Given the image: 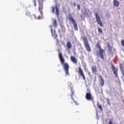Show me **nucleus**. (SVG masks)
<instances>
[{"label": "nucleus", "instance_id": "f257e3e1", "mask_svg": "<svg viewBox=\"0 0 124 124\" xmlns=\"http://www.w3.org/2000/svg\"><path fill=\"white\" fill-rule=\"evenodd\" d=\"M59 58L61 64L63 66V68L66 72V75H69V73H68V70H69V65H68V63L64 62V58H63V56H62V54L61 52L59 54Z\"/></svg>", "mask_w": 124, "mask_h": 124}, {"label": "nucleus", "instance_id": "f03ea898", "mask_svg": "<svg viewBox=\"0 0 124 124\" xmlns=\"http://www.w3.org/2000/svg\"><path fill=\"white\" fill-rule=\"evenodd\" d=\"M96 47L98 49H99V55L100 58H102V60H104V56L103 55V53H105V50L101 48V46H100V44H99V43H97L96 44Z\"/></svg>", "mask_w": 124, "mask_h": 124}, {"label": "nucleus", "instance_id": "7ed1b4c3", "mask_svg": "<svg viewBox=\"0 0 124 124\" xmlns=\"http://www.w3.org/2000/svg\"><path fill=\"white\" fill-rule=\"evenodd\" d=\"M83 41L84 43V46L86 49V50L88 52H91V51H92V49H91V46H90V45L88 42V39H87V38L86 37H84L83 38Z\"/></svg>", "mask_w": 124, "mask_h": 124}, {"label": "nucleus", "instance_id": "20e7f679", "mask_svg": "<svg viewBox=\"0 0 124 124\" xmlns=\"http://www.w3.org/2000/svg\"><path fill=\"white\" fill-rule=\"evenodd\" d=\"M51 9L52 13H55V10H56V16L59 17L60 16V10H59V8H58L57 5H55V7H51Z\"/></svg>", "mask_w": 124, "mask_h": 124}, {"label": "nucleus", "instance_id": "39448f33", "mask_svg": "<svg viewBox=\"0 0 124 124\" xmlns=\"http://www.w3.org/2000/svg\"><path fill=\"white\" fill-rule=\"evenodd\" d=\"M69 19L70 21H71V22L73 24L75 31H78V27H77V23H76V21H75V20H74L73 17L71 16L70 15L69 16Z\"/></svg>", "mask_w": 124, "mask_h": 124}, {"label": "nucleus", "instance_id": "423d86ee", "mask_svg": "<svg viewBox=\"0 0 124 124\" xmlns=\"http://www.w3.org/2000/svg\"><path fill=\"white\" fill-rule=\"evenodd\" d=\"M96 22L99 25L100 27H103V24H102V22L101 21V20H100V17H99V16L98 15V14L96 13L95 14Z\"/></svg>", "mask_w": 124, "mask_h": 124}, {"label": "nucleus", "instance_id": "0eeeda50", "mask_svg": "<svg viewBox=\"0 0 124 124\" xmlns=\"http://www.w3.org/2000/svg\"><path fill=\"white\" fill-rule=\"evenodd\" d=\"M85 97L87 100H93V97L91 92L86 93Z\"/></svg>", "mask_w": 124, "mask_h": 124}, {"label": "nucleus", "instance_id": "6e6552de", "mask_svg": "<svg viewBox=\"0 0 124 124\" xmlns=\"http://www.w3.org/2000/svg\"><path fill=\"white\" fill-rule=\"evenodd\" d=\"M78 73L82 77L83 80H86V77H85V75H84V72L81 67H78Z\"/></svg>", "mask_w": 124, "mask_h": 124}, {"label": "nucleus", "instance_id": "1a4fd4ad", "mask_svg": "<svg viewBox=\"0 0 124 124\" xmlns=\"http://www.w3.org/2000/svg\"><path fill=\"white\" fill-rule=\"evenodd\" d=\"M111 68L113 71V73L116 78H118V70L114 65H111Z\"/></svg>", "mask_w": 124, "mask_h": 124}, {"label": "nucleus", "instance_id": "9d476101", "mask_svg": "<svg viewBox=\"0 0 124 124\" xmlns=\"http://www.w3.org/2000/svg\"><path fill=\"white\" fill-rule=\"evenodd\" d=\"M99 78L100 79V84L102 87H103L104 86V79L102 76H99Z\"/></svg>", "mask_w": 124, "mask_h": 124}, {"label": "nucleus", "instance_id": "9b49d317", "mask_svg": "<svg viewBox=\"0 0 124 124\" xmlns=\"http://www.w3.org/2000/svg\"><path fill=\"white\" fill-rule=\"evenodd\" d=\"M71 60L74 62V63H77V59H76V58L74 56H71Z\"/></svg>", "mask_w": 124, "mask_h": 124}, {"label": "nucleus", "instance_id": "f8f14e48", "mask_svg": "<svg viewBox=\"0 0 124 124\" xmlns=\"http://www.w3.org/2000/svg\"><path fill=\"white\" fill-rule=\"evenodd\" d=\"M113 5L114 6H116V7H118L119 6V5H120V3L117 0H113Z\"/></svg>", "mask_w": 124, "mask_h": 124}, {"label": "nucleus", "instance_id": "ddd939ff", "mask_svg": "<svg viewBox=\"0 0 124 124\" xmlns=\"http://www.w3.org/2000/svg\"><path fill=\"white\" fill-rule=\"evenodd\" d=\"M42 9H43V7H42V5H40L38 8V10L39 12H40L42 16H43V13H42Z\"/></svg>", "mask_w": 124, "mask_h": 124}, {"label": "nucleus", "instance_id": "4468645a", "mask_svg": "<svg viewBox=\"0 0 124 124\" xmlns=\"http://www.w3.org/2000/svg\"><path fill=\"white\" fill-rule=\"evenodd\" d=\"M66 46L68 49H71V43L70 42H68Z\"/></svg>", "mask_w": 124, "mask_h": 124}, {"label": "nucleus", "instance_id": "2eb2a0df", "mask_svg": "<svg viewBox=\"0 0 124 124\" xmlns=\"http://www.w3.org/2000/svg\"><path fill=\"white\" fill-rule=\"evenodd\" d=\"M92 71L94 73H95L96 72V66H93L92 67Z\"/></svg>", "mask_w": 124, "mask_h": 124}, {"label": "nucleus", "instance_id": "dca6fc26", "mask_svg": "<svg viewBox=\"0 0 124 124\" xmlns=\"http://www.w3.org/2000/svg\"><path fill=\"white\" fill-rule=\"evenodd\" d=\"M53 25H54V27H57V20H56V19H54V20H53Z\"/></svg>", "mask_w": 124, "mask_h": 124}, {"label": "nucleus", "instance_id": "f3484780", "mask_svg": "<svg viewBox=\"0 0 124 124\" xmlns=\"http://www.w3.org/2000/svg\"><path fill=\"white\" fill-rule=\"evenodd\" d=\"M97 106L98 108H100V109L102 110V106H101L99 104H97Z\"/></svg>", "mask_w": 124, "mask_h": 124}, {"label": "nucleus", "instance_id": "a211bd4d", "mask_svg": "<svg viewBox=\"0 0 124 124\" xmlns=\"http://www.w3.org/2000/svg\"><path fill=\"white\" fill-rule=\"evenodd\" d=\"M34 18H35V19H41V16H36L35 15H34Z\"/></svg>", "mask_w": 124, "mask_h": 124}, {"label": "nucleus", "instance_id": "6ab92c4d", "mask_svg": "<svg viewBox=\"0 0 124 124\" xmlns=\"http://www.w3.org/2000/svg\"><path fill=\"white\" fill-rule=\"evenodd\" d=\"M98 32H99L100 33H102L103 32L102 29L100 28H98Z\"/></svg>", "mask_w": 124, "mask_h": 124}, {"label": "nucleus", "instance_id": "aec40b11", "mask_svg": "<svg viewBox=\"0 0 124 124\" xmlns=\"http://www.w3.org/2000/svg\"><path fill=\"white\" fill-rule=\"evenodd\" d=\"M52 36H54V37L55 38H57V37H58V35H57V34H53L52 33Z\"/></svg>", "mask_w": 124, "mask_h": 124}, {"label": "nucleus", "instance_id": "412c9836", "mask_svg": "<svg viewBox=\"0 0 124 124\" xmlns=\"http://www.w3.org/2000/svg\"><path fill=\"white\" fill-rule=\"evenodd\" d=\"M121 44H122V46H123V47H124V40L121 41Z\"/></svg>", "mask_w": 124, "mask_h": 124}, {"label": "nucleus", "instance_id": "4be33fe9", "mask_svg": "<svg viewBox=\"0 0 124 124\" xmlns=\"http://www.w3.org/2000/svg\"><path fill=\"white\" fill-rule=\"evenodd\" d=\"M33 2L35 6H36V0H33Z\"/></svg>", "mask_w": 124, "mask_h": 124}, {"label": "nucleus", "instance_id": "5701e85b", "mask_svg": "<svg viewBox=\"0 0 124 124\" xmlns=\"http://www.w3.org/2000/svg\"><path fill=\"white\" fill-rule=\"evenodd\" d=\"M77 6H78V10H80V5L78 4V5H77Z\"/></svg>", "mask_w": 124, "mask_h": 124}, {"label": "nucleus", "instance_id": "b1692460", "mask_svg": "<svg viewBox=\"0 0 124 124\" xmlns=\"http://www.w3.org/2000/svg\"><path fill=\"white\" fill-rule=\"evenodd\" d=\"M51 31L52 33H53V29L52 28L51 29Z\"/></svg>", "mask_w": 124, "mask_h": 124}, {"label": "nucleus", "instance_id": "393cba45", "mask_svg": "<svg viewBox=\"0 0 124 124\" xmlns=\"http://www.w3.org/2000/svg\"><path fill=\"white\" fill-rule=\"evenodd\" d=\"M74 6H76V4L75 3H74Z\"/></svg>", "mask_w": 124, "mask_h": 124}]
</instances>
